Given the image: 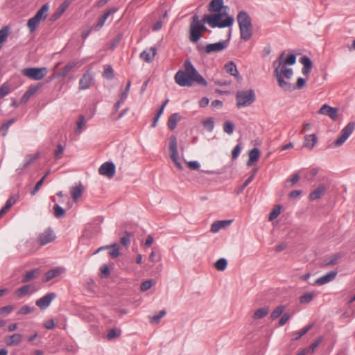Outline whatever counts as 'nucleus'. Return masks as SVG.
I'll return each mask as SVG.
<instances>
[{"label":"nucleus","instance_id":"nucleus-1","mask_svg":"<svg viewBox=\"0 0 355 355\" xmlns=\"http://www.w3.org/2000/svg\"><path fill=\"white\" fill-rule=\"evenodd\" d=\"M285 52L283 51L279 58L272 63L274 67V75L277 78L279 86L285 91L291 92L293 89L292 84L284 79H291L293 75L291 68L286 67V65H293L296 62V56L294 54L289 55L284 58Z\"/></svg>","mask_w":355,"mask_h":355},{"label":"nucleus","instance_id":"nucleus-2","mask_svg":"<svg viewBox=\"0 0 355 355\" xmlns=\"http://www.w3.org/2000/svg\"><path fill=\"white\" fill-rule=\"evenodd\" d=\"M227 10L228 7L224 6L223 0H212L209 5V10L216 13L205 15L204 23H207L212 28L232 26L234 21L233 17L227 16L225 19H222Z\"/></svg>","mask_w":355,"mask_h":355},{"label":"nucleus","instance_id":"nucleus-3","mask_svg":"<svg viewBox=\"0 0 355 355\" xmlns=\"http://www.w3.org/2000/svg\"><path fill=\"white\" fill-rule=\"evenodd\" d=\"M184 70H179L174 76L175 83L181 87H191L193 83L207 86V80L198 73L191 62L187 59L184 63Z\"/></svg>","mask_w":355,"mask_h":355},{"label":"nucleus","instance_id":"nucleus-4","mask_svg":"<svg viewBox=\"0 0 355 355\" xmlns=\"http://www.w3.org/2000/svg\"><path fill=\"white\" fill-rule=\"evenodd\" d=\"M236 19L240 30L241 38L244 41L249 40L253 33L251 17L246 11L241 10L238 13Z\"/></svg>","mask_w":355,"mask_h":355},{"label":"nucleus","instance_id":"nucleus-5","mask_svg":"<svg viewBox=\"0 0 355 355\" xmlns=\"http://www.w3.org/2000/svg\"><path fill=\"white\" fill-rule=\"evenodd\" d=\"M228 44L229 40H221L218 42L209 44L206 46L202 44H198L196 49L200 55H206L223 51L228 46Z\"/></svg>","mask_w":355,"mask_h":355},{"label":"nucleus","instance_id":"nucleus-6","mask_svg":"<svg viewBox=\"0 0 355 355\" xmlns=\"http://www.w3.org/2000/svg\"><path fill=\"white\" fill-rule=\"evenodd\" d=\"M255 98L256 95L253 89L241 90L236 94V102L239 108L250 105Z\"/></svg>","mask_w":355,"mask_h":355},{"label":"nucleus","instance_id":"nucleus-7","mask_svg":"<svg viewBox=\"0 0 355 355\" xmlns=\"http://www.w3.org/2000/svg\"><path fill=\"white\" fill-rule=\"evenodd\" d=\"M47 69L46 67H30L25 68L22 70V74L28 78L34 80H42L47 74Z\"/></svg>","mask_w":355,"mask_h":355},{"label":"nucleus","instance_id":"nucleus-8","mask_svg":"<svg viewBox=\"0 0 355 355\" xmlns=\"http://www.w3.org/2000/svg\"><path fill=\"white\" fill-rule=\"evenodd\" d=\"M355 128V122H349L341 130L340 135L338 137V139L334 141V144L336 146H342L348 137L352 134Z\"/></svg>","mask_w":355,"mask_h":355},{"label":"nucleus","instance_id":"nucleus-9","mask_svg":"<svg viewBox=\"0 0 355 355\" xmlns=\"http://www.w3.org/2000/svg\"><path fill=\"white\" fill-rule=\"evenodd\" d=\"M94 84V77L90 70H87L79 80L78 88L80 90H85Z\"/></svg>","mask_w":355,"mask_h":355},{"label":"nucleus","instance_id":"nucleus-10","mask_svg":"<svg viewBox=\"0 0 355 355\" xmlns=\"http://www.w3.org/2000/svg\"><path fill=\"white\" fill-rule=\"evenodd\" d=\"M56 297V294L55 293H48L43 297L37 300L35 302V304L42 310H44L48 308L52 301L55 300Z\"/></svg>","mask_w":355,"mask_h":355},{"label":"nucleus","instance_id":"nucleus-11","mask_svg":"<svg viewBox=\"0 0 355 355\" xmlns=\"http://www.w3.org/2000/svg\"><path fill=\"white\" fill-rule=\"evenodd\" d=\"M116 167L112 162H105L98 168V173L101 175L107 176V178H112L115 175Z\"/></svg>","mask_w":355,"mask_h":355},{"label":"nucleus","instance_id":"nucleus-12","mask_svg":"<svg viewBox=\"0 0 355 355\" xmlns=\"http://www.w3.org/2000/svg\"><path fill=\"white\" fill-rule=\"evenodd\" d=\"M202 34L200 31L198 26H196L192 20L189 26V39L191 42L198 45L200 39L202 37Z\"/></svg>","mask_w":355,"mask_h":355},{"label":"nucleus","instance_id":"nucleus-13","mask_svg":"<svg viewBox=\"0 0 355 355\" xmlns=\"http://www.w3.org/2000/svg\"><path fill=\"white\" fill-rule=\"evenodd\" d=\"M55 239V235L52 229L48 228L43 233L40 234L38 237V241L40 245H44L50 242H52Z\"/></svg>","mask_w":355,"mask_h":355},{"label":"nucleus","instance_id":"nucleus-14","mask_svg":"<svg viewBox=\"0 0 355 355\" xmlns=\"http://www.w3.org/2000/svg\"><path fill=\"white\" fill-rule=\"evenodd\" d=\"M319 113L323 115H327L332 120L336 121L338 118V110L336 107H333L324 104L319 110Z\"/></svg>","mask_w":355,"mask_h":355},{"label":"nucleus","instance_id":"nucleus-15","mask_svg":"<svg viewBox=\"0 0 355 355\" xmlns=\"http://www.w3.org/2000/svg\"><path fill=\"white\" fill-rule=\"evenodd\" d=\"M36 291L37 288L34 284H26L17 289L15 292V295L18 298H21L28 294L35 293Z\"/></svg>","mask_w":355,"mask_h":355},{"label":"nucleus","instance_id":"nucleus-16","mask_svg":"<svg viewBox=\"0 0 355 355\" xmlns=\"http://www.w3.org/2000/svg\"><path fill=\"white\" fill-rule=\"evenodd\" d=\"M225 71L230 75L236 78L238 81L242 80V77L240 76L236 64L233 61L227 62L224 67Z\"/></svg>","mask_w":355,"mask_h":355},{"label":"nucleus","instance_id":"nucleus-17","mask_svg":"<svg viewBox=\"0 0 355 355\" xmlns=\"http://www.w3.org/2000/svg\"><path fill=\"white\" fill-rule=\"evenodd\" d=\"M157 53V49L155 46L150 47L149 49L144 50L140 54V58L146 62H152Z\"/></svg>","mask_w":355,"mask_h":355},{"label":"nucleus","instance_id":"nucleus-18","mask_svg":"<svg viewBox=\"0 0 355 355\" xmlns=\"http://www.w3.org/2000/svg\"><path fill=\"white\" fill-rule=\"evenodd\" d=\"M116 11V9L115 8H110L109 10H106L104 14L102 15V17L99 19L98 23L93 27L94 31H98L100 30L105 24L106 20L109 17L110 15L112 14H114Z\"/></svg>","mask_w":355,"mask_h":355},{"label":"nucleus","instance_id":"nucleus-19","mask_svg":"<svg viewBox=\"0 0 355 355\" xmlns=\"http://www.w3.org/2000/svg\"><path fill=\"white\" fill-rule=\"evenodd\" d=\"M337 275L336 271H330L325 274L324 275L318 278L314 284L317 285H324L327 283L330 282L331 281L334 280Z\"/></svg>","mask_w":355,"mask_h":355},{"label":"nucleus","instance_id":"nucleus-20","mask_svg":"<svg viewBox=\"0 0 355 355\" xmlns=\"http://www.w3.org/2000/svg\"><path fill=\"white\" fill-rule=\"evenodd\" d=\"M232 220H217L212 223L211 226V232L216 233L218 232L220 230L225 228L230 225L232 223Z\"/></svg>","mask_w":355,"mask_h":355},{"label":"nucleus","instance_id":"nucleus-21","mask_svg":"<svg viewBox=\"0 0 355 355\" xmlns=\"http://www.w3.org/2000/svg\"><path fill=\"white\" fill-rule=\"evenodd\" d=\"M300 62L303 64L302 69V73L305 76H308L312 68V62L311 59L308 56L304 55L300 58Z\"/></svg>","mask_w":355,"mask_h":355},{"label":"nucleus","instance_id":"nucleus-22","mask_svg":"<svg viewBox=\"0 0 355 355\" xmlns=\"http://www.w3.org/2000/svg\"><path fill=\"white\" fill-rule=\"evenodd\" d=\"M23 336L20 334H14L6 338V344L7 346H14L20 344L22 341Z\"/></svg>","mask_w":355,"mask_h":355},{"label":"nucleus","instance_id":"nucleus-23","mask_svg":"<svg viewBox=\"0 0 355 355\" xmlns=\"http://www.w3.org/2000/svg\"><path fill=\"white\" fill-rule=\"evenodd\" d=\"M327 187L324 184H320L313 191L309 194V199L311 200H316L320 199L324 193Z\"/></svg>","mask_w":355,"mask_h":355},{"label":"nucleus","instance_id":"nucleus-24","mask_svg":"<svg viewBox=\"0 0 355 355\" xmlns=\"http://www.w3.org/2000/svg\"><path fill=\"white\" fill-rule=\"evenodd\" d=\"M342 257V254L340 252H337L335 254H333L330 255L329 257H327L323 261V265L327 266H334L337 264L339 261V260Z\"/></svg>","mask_w":355,"mask_h":355},{"label":"nucleus","instance_id":"nucleus-25","mask_svg":"<svg viewBox=\"0 0 355 355\" xmlns=\"http://www.w3.org/2000/svg\"><path fill=\"white\" fill-rule=\"evenodd\" d=\"M63 271L64 268L59 267L50 270L46 272L43 281L45 282H49L52 279L59 276Z\"/></svg>","mask_w":355,"mask_h":355},{"label":"nucleus","instance_id":"nucleus-26","mask_svg":"<svg viewBox=\"0 0 355 355\" xmlns=\"http://www.w3.org/2000/svg\"><path fill=\"white\" fill-rule=\"evenodd\" d=\"M181 119L182 117L178 113L172 114L169 116L167 122L168 128L171 130H173L176 128L178 123L181 120Z\"/></svg>","mask_w":355,"mask_h":355},{"label":"nucleus","instance_id":"nucleus-27","mask_svg":"<svg viewBox=\"0 0 355 355\" xmlns=\"http://www.w3.org/2000/svg\"><path fill=\"white\" fill-rule=\"evenodd\" d=\"M83 190L84 188L81 182L71 188V195L74 201H76L82 196Z\"/></svg>","mask_w":355,"mask_h":355},{"label":"nucleus","instance_id":"nucleus-28","mask_svg":"<svg viewBox=\"0 0 355 355\" xmlns=\"http://www.w3.org/2000/svg\"><path fill=\"white\" fill-rule=\"evenodd\" d=\"M38 88L39 87L37 86H30L28 90L21 96L20 103H26L31 96L35 94Z\"/></svg>","mask_w":355,"mask_h":355},{"label":"nucleus","instance_id":"nucleus-29","mask_svg":"<svg viewBox=\"0 0 355 355\" xmlns=\"http://www.w3.org/2000/svg\"><path fill=\"white\" fill-rule=\"evenodd\" d=\"M260 155V151L257 148H254L249 153V159L247 162V165L250 166L253 165V164L257 162Z\"/></svg>","mask_w":355,"mask_h":355},{"label":"nucleus","instance_id":"nucleus-30","mask_svg":"<svg viewBox=\"0 0 355 355\" xmlns=\"http://www.w3.org/2000/svg\"><path fill=\"white\" fill-rule=\"evenodd\" d=\"M317 142V137L315 134H311L305 136L304 138V147L309 148L310 149H312L315 144Z\"/></svg>","mask_w":355,"mask_h":355},{"label":"nucleus","instance_id":"nucleus-31","mask_svg":"<svg viewBox=\"0 0 355 355\" xmlns=\"http://www.w3.org/2000/svg\"><path fill=\"white\" fill-rule=\"evenodd\" d=\"M49 6L47 3L43 5L41 8L34 15L35 18L39 19L40 21L44 20L47 17V12L49 11Z\"/></svg>","mask_w":355,"mask_h":355},{"label":"nucleus","instance_id":"nucleus-32","mask_svg":"<svg viewBox=\"0 0 355 355\" xmlns=\"http://www.w3.org/2000/svg\"><path fill=\"white\" fill-rule=\"evenodd\" d=\"M40 274V270L38 269H34L27 272L21 279V282L23 283H27L32 279L36 278Z\"/></svg>","mask_w":355,"mask_h":355},{"label":"nucleus","instance_id":"nucleus-33","mask_svg":"<svg viewBox=\"0 0 355 355\" xmlns=\"http://www.w3.org/2000/svg\"><path fill=\"white\" fill-rule=\"evenodd\" d=\"M169 150L171 152L170 157L178 156V141L175 136H171L170 137Z\"/></svg>","mask_w":355,"mask_h":355},{"label":"nucleus","instance_id":"nucleus-34","mask_svg":"<svg viewBox=\"0 0 355 355\" xmlns=\"http://www.w3.org/2000/svg\"><path fill=\"white\" fill-rule=\"evenodd\" d=\"M75 65L76 63L73 62L68 63L59 72H58L57 76L65 78L75 67Z\"/></svg>","mask_w":355,"mask_h":355},{"label":"nucleus","instance_id":"nucleus-35","mask_svg":"<svg viewBox=\"0 0 355 355\" xmlns=\"http://www.w3.org/2000/svg\"><path fill=\"white\" fill-rule=\"evenodd\" d=\"M10 33V26H5L0 29V49L2 47V44L7 40Z\"/></svg>","mask_w":355,"mask_h":355},{"label":"nucleus","instance_id":"nucleus-36","mask_svg":"<svg viewBox=\"0 0 355 355\" xmlns=\"http://www.w3.org/2000/svg\"><path fill=\"white\" fill-rule=\"evenodd\" d=\"M17 196L14 195L10 196L6 202L5 205L1 209L2 210V212L4 211L5 213H6L10 209V207L17 202Z\"/></svg>","mask_w":355,"mask_h":355},{"label":"nucleus","instance_id":"nucleus-37","mask_svg":"<svg viewBox=\"0 0 355 355\" xmlns=\"http://www.w3.org/2000/svg\"><path fill=\"white\" fill-rule=\"evenodd\" d=\"M40 21L35 17H31L28 20L27 27L31 33L34 32L40 24Z\"/></svg>","mask_w":355,"mask_h":355},{"label":"nucleus","instance_id":"nucleus-38","mask_svg":"<svg viewBox=\"0 0 355 355\" xmlns=\"http://www.w3.org/2000/svg\"><path fill=\"white\" fill-rule=\"evenodd\" d=\"M192 20L195 23L196 26H198L200 31L203 35V32L207 31V27L205 26V24L204 23V18L202 19V21H200L199 17L197 15H195L192 17Z\"/></svg>","mask_w":355,"mask_h":355},{"label":"nucleus","instance_id":"nucleus-39","mask_svg":"<svg viewBox=\"0 0 355 355\" xmlns=\"http://www.w3.org/2000/svg\"><path fill=\"white\" fill-rule=\"evenodd\" d=\"M313 327V324H309L308 326L302 328L298 331H295L293 333V336L295 337L293 338L294 340H298L302 336H303L304 334H306L312 327Z\"/></svg>","mask_w":355,"mask_h":355},{"label":"nucleus","instance_id":"nucleus-40","mask_svg":"<svg viewBox=\"0 0 355 355\" xmlns=\"http://www.w3.org/2000/svg\"><path fill=\"white\" fill-rule=\"evenodd\" d=\"M39 157V153H35L34 155H28L25 157L24 163L23 165V168H26L28 167L32 163H33Z\"/></svg>","mask_w":355,"mask_h":355},{"label":"nucleus","instance_id":"nucleus-41","mask_svg":"<svg viewBox=\"0 0 355 355\" xmlns=\"http://www.w3.org/2000/svg\"><path fill=\"white\" fill-rule=\"evenodd\" d=\"M103 76L108 80H111L114 76V73L112 67L110 65L104 66V71L103 73Z\"/></svg>","mask_w":355,"mask_h":355},{"label":"nucleus","instance_id":"nucleus-42","mask_svg":"<svg viewBox=\"0 0 355 355\" xmlns=\"http://www.w3.org/2000/svg\"><path fill=\"white\" fill-rule=\"evenodd\" d=\"M269 309L268 307L261 308L257 310L254 313V318L261 319L268 315Z\"/></svg>","mask_w":355,"mask_h":355},{"label":"nucleus","instance_id":"nucleus-43","mask_svg":"<svg viewBox=\"0 0 355 355\" xmlns=\"http://www.w3.org/2000/svg\"><path fill=\"white\" fill-rule=\"evenodd\" d=\"M227 261L225 258L219 259L214 264L215 268L219 271H223L226 269Z\"/></svg>","mask_w":355,"mask_h":355},{"label":"nucleus","instance_id":"nucleus-44","mask_svg":"<svg viewBox=\"0 0 355 355\" xmlns=\"http://www.w3.org/2000/svg\"><path fill=\"white\" fill-rule=\"evenodd\" d=\"M110 249H111V250L109 252L110 256L113 259L117 258L120 254L119 253V247L118 244L113 243L112 245H110Z\"/></svg>","mask_w":355,"mask_h":355},{"label":"nucleus","instance_id":"nucleus-45","mask_svg":"<svg viewBox=\"0 0 355 355\" xmlns=\"http://www.w3.org/2000/svg\"><path fill=\"white\" fill-rule=\"evenodd\" d=\"M166 312L165 310L160 311L157 314L154 315L152 317H149L150 322L152 324H157L159 322L160 319L166 315Z\"/></svg>","mask_w":355,"mask_h":355},{"label":"nucleus","instance_id":"nucleus-46","mask_svg":"<svg viewBox=\"0 0 355 355\" xmlns=\"http://www.w3.org/2000/svg\"><path fill=\"white\" fill-rule=\"evenodd\" d=\"M203 127L209 132H212L214 128V121L212 118H209L202 121Z\"/></svg>","mask_w":355,"mask_h":355},{"label":"nucleus","instance_id":"nucleus-47","mask_svg":"<svg viewBox=\"0 0 355 355\" xmlns=\"http://www.w3.org/2000/svg\"><path fill=\"white\" fill-rule=\"evenodd\" d=\"M131 234L127 231L125 232L124 235L121 237V243L128 248L130 243Z\"/></svg>","mask_w":355,"mask_h":355},{"label":"nucleus","instance_id":"nucleus-48","mask_svg":"<svg viewBox=\"0 0 355 355\" xmlns=\"http://www.w3.org/2000/svg\"><path fill=\"white\" fill-rule=\"evenodd\" d=\"M54 216L59 218L64 216L65 211L58 204H55L53 206Z\"/></svg>","mask_w":355,"mask_h":355},{"label":"nucleus","instance_id":"nucleus-49","mask_svg":"<svg viewBox=\"0 0 355 355\" xmlns=\"http://www.w3.org/2000/svg\"><path fill=\"white\" fill-rule=\"evenodd\" d=\"M234 130V125L230 121H227L225 122L223 125V130L228 135H232Z\"/></svg>","mask_w":355,"mask_h":355},{"label":"nucleus","instance_id":"nucleus-50","mask_svg":"<svg viewBox=\"0 0 355 355\" xmlns=\"http://www.w3.org/2000/svg\"><path fill=\"white\" fill-rule=\"evenodd\" d=\"M313 297L314 294L313 293H306L300 297V302L302 304H308L313 300Z\"/></svg>","mask_w":355,"mask_h":355},{"label":"nucleus","instance_id":"nucleus-51","mask_svg":"<svg viewBox=\"0 0 355 355\" xmlns=\"http://www.w3.org/2000/svg\"><path fill=\"white\" fill-rule=\"evenodd\" d=\"M35 308L28 305H24L17 312V315H26L34 311Z\"/></svg>","mask_w":355,"mask_h":355},{"label":"nucleus","instance_id":"nucleus-52","mask_svg":"<svg viewBox=\"0 0 355 355\" xmlns=\"http://www.w3.org/2000/svg\"><path fill=\"white\" fill-rule=\"evenodd\" d=\"M86 123L85 118L83 115L79 116L78 121H77L76 132L80 133L84 128Z\"/></svg>","mask_w":355,"mask_h":355},{"label":"nucleus","instance_id":"nucleus-53","mask_svg":"<svg viewBox=\"0 0 355 355\" xmlns=\"http://www.w3.org/2000/svg\"><path fill=\"white\" fill-rule=\"evenodd\" d=\"M284 310V307L283 306H277L272 313L270 315V317L272 320H275L277 318H279L281 315H282Z\"/></svg>","mask_w":355,"mask_h":355},{"label":"nucleus","instance_id":"nucleus-54","mask_svg":"<svg viewBox=\"0 0 355 355\" xmlns=\"http://www.w3.org/2000/svg\"><path fill=\"white\" fill-rule=\"evenodd\" d=\"M280 211H281V206H279V205L276 206L272 210V211L270 213L269 216H268V220L270 221H271V220H273L274 219H275L279 215Z\"/></svg>","mask_w":355,"mask_h":355},{"label":"nucleus","instance_id":"nucleus-55","mask_svg":"<svg viewBox=\"0 0 355 355\" xmlns=\"http://www.w3.org/2000/svg\"><path fill=\"white\" fill-rule=\"evenodd\" d=\"M10 92V88L7 83H3L0 87V98L6 96Z\"/></svg>","mask_w":355,"mask_h":355},{"label":"nucleus","instance_id":"nucleus-56","mask_svg":"<svg viewBox=\"0 0 355 355\" xmlns=\"http://www.w3.org/2000/svg\"><path fill=\"white\" fill-rule=\"evenodd\" d=\"M48 173H46L44 176H43L35 184L33 190L31 192L32 196H35L37 192L40 189L42 185L44 183V181L47 176Z\"/></svg>","mask_w":355,"mask_h":355},{"label":"nucleus","instance_id":"nucleus-57","mask_svg":"<svg viewBox=\"0 0 355 355\" xmlns=\"http://www.w3.org/2000/svg\"><path fill=\"white\" fill-rule=\"evenodd\" d=\"M15 121V119H11L8 120L7 122L4 123L1 125V130L3 131V136H6L8 132V130L10 125H12Z\"/></svg>","mask_w":355,"mask_h":355},{"label":"nucleus","instance_id":"nucleus-58","mask_svg":"<svg viewBox=\"0 0 355 355\" xmlns=\"http://www.w3.org/2000/svg\"><path fill=\"white\" fill-rule=\"evenodd\" d=\"M305 83H306V80L304 78H301V77L298 78L295 86L292 85L293 89L291 91H293L294 89H302L304 86Z\"/></svg>","mask_w":355,"mask_h":355},{"label":"nucleus","instance_id":"nucleus-59","mask_svg":"<svg viewBox=\"0 0 355 355\" xmlns=\"http://www.w3.org/2000/svg\"><path fill=\"white\" fill-rule=\"evenodd\" d=\"M153 284L152 280H146L141 283L140 289L142 291H146L152 287Z\"/></svg>","mask_w":355,"mask_h":355},{"label":"nucleus","instance_id":"nucleus-60","mask_svg":"<svg viewBox=\"0 0 355 355\" xmlns=\"http://www.w3.org/2000/svg\"><path fill=\"white\" fill-rule=\"evenodd\" d=\"M130 85H131V82L128 81L127 83V85L125 88V90L121 94L120 98L121 99V101H125L127 98L129 91H130Z\"/></svg>","mask_w":355,"mask_h":355},{"label":"nucleus","instance_id":"nucleus-61","mask_svg":"<svg viewBox=\"0 0 355 355\" xmlns=\"http://www.w3.org/2000/svg\"><path fill=\"white\" fill-rule=\"evenodd\" d=\"M101 277H107L110 275V269L107 265H103L101 268Z\"/></svg>","mask_w":355,"mask_h":355},{"label":"nucleus","instance_id":"nucleus-62","mask_svg":"<svg viewBox=\"0 0 355 355\" xmlns=\"http://www.w3.org/2000/svg\"><path fill=\"white\" fill-rule=\"evenodd\" d=\"M322 337H319L318 339H316L315 340V342H313L310 346H309V348L308 349V351L309 352H313L315 351V349H316V347L320 345V343L322 342Z\"/></svg>","mask_w":355,"mask_h":355},{"label":"nucleus","instance_id":"nucleus-63","mask_svg":"<svg viewBox=\"0 0 355 355\" xmlns=\"http://www.w3.org/2000/svg\"><path fill=\"white\" fill-rule=\"evenodd\" d=\"M64 148L61 144H58L57 146V148L54 152V155L56 159H60L62 156V154L63 153Z\"/></svg>","mask_w":355,"mask_h":355},{"label":"nucleus","instance_id":"nucleus-64","mask_svg":"<svg viewBox=\"0 0 355 355\" xmlns=\"http://www.w3.org/2000/svg\"><path fill=\"white\" fill-rule=\"evenodd\" d=\"M119 335H120V331H118L117 330H116L114 329H112L109 331V332L107 334V338L109 340H111L112 338L119 336Z\"/></svg>","mask_w":355,"mask_h":355}]
</instances>
